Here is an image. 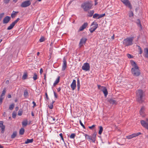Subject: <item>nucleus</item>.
<instances>
[{
	"mask_svg": "<svg viewBox=\"0 0 148 148\" xmlns=\"http://www.w3.org/2000/svg\"><path fill=\"white\" fill-rule=\"evenodd\" d=\"M6 88H4L0 96V104L2 103L3 100L4 98L6 92Z\"/></svg>",
	"mask_w": 148,
	"mask_h": 148,
	"instance_id": "39448f33",
	"label": "nucleus"
},
{
	"mask_svg": "<svg viewBox=\"0 0 148 148\" xmlns=\"http://www.w3.org/2000/svg\"><path fill=\"white\" fill-rule=\"evenodd\" d=\"M90 69V65L88 63H84L82 67V69L85 71H89Z\"/></svg>",
	"mask_w": 148,
	"mask_h": 148,
	"instance_id": "423d86ee",
	"label": "nucleus"
},
{
	"mask_svg": "<svg viewBox=\"0 0 148 148\" xmlns=\"http://www.w3.org/2000/svg\"><path fill=\"white\" fill-rule=\"evenodd\" d=\"M44 79L45 82L46 81V74H44Z\"/></svg>",
	"mask_w": 148,
	"mask_h": 148,
	"instance_id": "6e6d98bb",
	"label": "nucleus"
},
{
	"mask_svg": "<svg viewBox=\"0 0 148 148\" xmlns=\"http://www.w3.org/2000/svg\"><path fill=\"white\" fill-rule=\"evenodd\" d=\"M8 97L9 98H11V97H12L11 95L10 94L8 95Z\"/></svg>",
	"mask_w": 148,
	"mask_h": 148,
	"instance_id": "680f3d73",
	"label": "nucleus"
},
{
	"mask_svg": "<svg viewBox=\"0 0 148 148\" xmlns=\"http://www.w3.org/2000/svg\"><path fill=\"white\" fill-rule=\"evenodd\" d=\"M145 110V107L144 106H143L141 108L140 111V115L143 117L145 116V114L144 113Z\"/></svg>",
	"mask_w": 148,
	"mask_h": 148,
	"instance_id": "aec40b11",
	"label": "nucleus"
},
{
	"mask_svg": "<svg viewBox=\"0 0 148 148\" xmlns=\"http://www.w3.org/2000/svg\"><path fill=\"white\" fill-rule=\"evenodd\" d=\"M14 103L12 104L11 105H10L9 106V109L10 110H12L14 107Z\"/></svg>",
	"mask_w": 148,
	"mask_h": 148,
	"instance_id": "f704fd0d",
	"label": "nucleus"
},
{
	"mask_svg": "<svg viewBox=\"0 0 148 148\" xmlns=\"http://www.w3.org/2000/svg\"><path fill=\"white\" fill-rule=\"evenodd\" d=\"M45 95H46V98L47 99H49V98L48 97L47 94V93H46V92L45 93Z\"/></svg>",
	"mask_w": 148,
	"mask_h": 148,
	"instance_id": "bf43d9fd",
	"label": "nucleus"
},
{
	"mask_svg": "<svg viewBox=\"0 0 148 148\" xmlns=\"http://www.w3.org/2000/svg\"><path fill=\"white\" fill-rule=\"evenodd\" d=\"M88 24L87 23H85L84 24L79 28V31H83L88 26Z\"/></svg>",
	"mask_w": 148,
	"mask_h": 148,
	"instance_id": "a211bd4d",
	"label": "nucleus"
},
{
	"mask_svg": "<svg viewBox=\"0 0 148 148\" xmlns=\"http://www.w3.org/2000/svg\"><path fill=\"white\" fill-rule=\"evenodd\" d=\"M75 134L72 133L70 137L71 138H74L75 136Z\"/></svg>",
	"mask_w": 148,
	"mask_h": 148,
	"instance_id": "37998d69",
	"label": "nucleus"
},
{
	"mask_svg": "<svg viewBox=\"0 0 148 148\" xmlns=\"http://www.w3.org/2000/svg\"><path fill=\"white\" fill-rule=\"evenodd\" d=\"M87 40V39L85 38H82L80 40L79 45L80 47H82L84 44H85Z\"/></svg>",
	"mask_w": 148,
	"mask_h": 148,
	"instance_id": "f8f14e48",
	"label": "nucleus"
},
{
	"mask_svg": "<svg viewBox=\"0 0 148 148\" xmlns=\"http://www.w3.org/2000/svg\"><path fill=\"white\" fill-rule=\"evenodd\" d=\"M10 1V0H3V2L4 3L7 4L9 3Z\"/></svg>",
	"mask_w": 148,
	"mask_h": 148,
	"instance_id": "49530a36",
	"label": "nucleus"
},
{
	"mask_svg": "<svg viewBox=\"0 0 148 148\" xmlns=\"http://www.w3.org/2000/svg\"><path fill=\"white\" fill-rule=\"evenodd\" d=\"M60 77L59 76H58V78L56 79V81H55L54 83H53V85L54 86H56V85L57 84H58L60 81Z\"/></svg>",
	"mask_w": 148,
	"mask_h": 148,
	"instance_id": "5701e85b",
	"label": "nucleus"
},
{
	"mask_svg": "<svg viewBox=\"0 0 148 148\" xmlns=\"http://www.w3.org/2000/svg\"><path fill=\"white\" fill-rule=\"evenodd\" d=\"M18 13V12H15L13 11L12 13L11 14V17L12 18H14L16 16Z\"/></svg>",
	"mask_w": 148,
	"mask_h": 148,
	"instance_id": "4be33fe9",
	"label": "nucleus"
},
{
	"mask_svg": "<svg viewBox=\"0 0 148 148\" xmlns=\"http://www.w3.org/2000/svg\"><path fill=\"white\" fill-rule=\"evenodd\" d=\"M17 135V133L16 131L13 132L11 136V138L13 139Z\"/></svg>",
	"mask_w": 148,
	"mask_h": 148,
	"instance_id": "393cba45",
	"label": "nucleus"
},
{
	"mask_svg": "<svg viewBox=\"0 0 148 148\" xmlns=\"http://www.w3.org/2000/svg\"><path fill=\"white\" fill-rule=\"evenodd\" d=\"M18 1V0H13V1L15 3H16L17 1Z\"/></svg>",
	"mask_w": 148,
	"mask_h": 148,
	"instance_id": "774afa93",
	"label": "nucleus"
},
{
	"mask_svg": "<svg viewBox=\"0 0 148 148\" xmlns=\"http://www.w3.org/2000/svg\"><path fill=\"white\" fill-rule=\"evenodd\" d=\"M77 90H79L80 88V82L79 78H78L77 82Z\"/></svg>",
	"mask_w": 148,
	"mask_h": 148,
	"instance_id": "cd10ccee",
	"label": "nucleus"
},
{
	"mask_svg": "<svg viewBox=\"0 0 148 148\" xmlns=\"http://www.w3.org/2000/svg\"><path fill=\"white\" fill-rule=\"evenodd\" d=\"M136 23L138 25V26L139 27H141V25L140 23V21L139 19H138L137 20Z\"/></svg>",
	"mask_w": 148,
	"mask_h": 148,
	"instance_id": "e433bc0d",
	"label": "nucleus"
},
{
	"mask_svg": "<svg viewBox=\"0 0 148 148\" xmlns=\"http://www.w3.org/2000/svg\"><path fill=\"white\" fill-rule=\"evenodd\" d=\"M3 123L2 121H0V127L1 128V132L2 134L4 133L5 128V126L3 125Z\"/></svg>",
	"mask_w": 148,
	"mask_h": 148,
	"instance_id": "6ab92c4d",
	"label": "nucleus"
},
{
	"mask_svg": "<svg viewBox=\"0 0 148 148\" xmlns=\"http://www.w3.org/2000/svg\"><path fill=\"white\" fill-rule=\"evenodd\" d=\"M16 112H13L12 114V117L14 118H16Z\"/></svg>",
	"mask_w": 148,
	"mask_h": 148,
	"instance_id": "c03bdc74",
	"label": "nucleus"
},
{
	"mask_svg": "<svg viewBox=\"0 0 148 148\" xmlns=\"http://www.w3.org/2000/svg\"><path fill=\"white\" fill-rule=\"evenodd\" d=\"M45 40V38L43 37H41L39 40V41L40 42L44 41Z\"/></svg>",
	"mask_w": 148,
	"mask_h": 148,
	"instance_id": "a18cd8bd",
	"label": "nucleus"
},
{
	"mask_svg": "<svg viewBox=\"0 0 148 148\" xmlns=\"http://www.w3.org/2000/svg\"><path fill=\"white\" fill-rule=\"evenodd\" d=\"M128 15L130 17H133L134 16V13L132 11H130L128 13Z\"/></svg>",
	"mask_w": 148,
	"mask_h": 148,
	"instance_id": "7c9ffc66",
	"label": "nucleus"
},
{
	"mask_svg": "<svg viewBox=\"0 0 148 148\" xmlns=\"http://www.w3.org/2000/svg\"><path fill=\"white\" fill-rule=\"evenodd\" d=\"M134 39V37H127L124 39L123 41V45L125 47L132 45Z\"/></svg>",
	"mask_w": 148,
	"mask_h": 148,
	"instance_id": "20e7f679",
	"label": "nucleus"
},
{
	"mask_svg": "<svg viewBox=\"0 0 148 148\" xmlns=\"http://www.w3.org/2000/svg\"><path fill=\"white\" fill-rule=\"evenodd\" d=\"M43 72V70L42 68H41L40 70V73L41 74Z\"/></svg>",
	"mask_w": 148,
	"mask_h": 148,
	"instance_id": "4d7b16f0",
	"label": "nucleus"
},
{
	"mask_svg": "<svg viewBox=\"0 0 148 148\" xmlns=\"http://www.w3.org/2000/svg\"><path fill=\"white\" fill-rule=\"evenodd\" d=\"M27 73L26 72L24 73L23 75L22 76V79L23 80L26 79H27Z\"/></svg>",
	"mask_w": 148,
	"mask_h": 148,
	"instance_id": "bb28decb",
	"label": "nucleus"
},
{
	"mask_svg": "<svg viewBox=\"0 0 148 148\" xmlns=\"http://www.w3.org/2000/svg\"><path fill=\"white\" fill-rule=\"evenodd\" d=\"M32 103L33 104V107L34 108V107H36V103L33 101V102H32Z\"/></svg>",
	"mask_w": 148,
	"mask_h": 148,
	"instance_id": "5fc2aeb1",
	"label": "nucleus"
},
{
	"mask_svg": "<svg viewBox=\"0 0 148 148\" xmlns=\"http://www.w3.org/2000/svg\"><path fill=\"white\" fill-rule=\"evenodd\" d=\"M23 95L25 98H27L29 96V93L28 92V90L27 89L24 90Z\"/></svg>",
	"mask_w": 148,
	"mask_h": 148,
	"instance_id": "412c9836",
	"label": "nucleus"
},
{
	"mask_svg": "<svg viewBox=\"0 0 148 148\" xmlns=\"http://www.w3.org/2000/svg\"><path fill=\"white\" fill-rule=\"evenodd\" d=\"M61 90V88L60 87H59L57 89V90L58 92H59Z\"/></svg>",
	"mask_w": 148,
	"mask_h": 148,
	"instance_id": "0e129e2a",
	"label": "nucleus"
},
{
	"mask_svg": "<svg viewBox=\"0 0 148 148\" xmlns=\"http://www.w3.org/2000/svg\"><path fill=\"white\" fill-rule=\"evenodd\" d=\"M93 25L94 26L89 29L90 32L91 33L93 32L97 28L98 26V24L96 23H95L94 22L92 23L91 26H92Z\"/></svg>",
	"mask_w": 148,
	"mask_h": 148,
	"instance_id": "0eeeda50",
	"label": "nucleus"
},
{
	"mask_svg": "<svg viewBox=\"0 0 148 148\" xmlns=\"http://www.w3.org/2000/svg\"><path fill=\"white\" fill-rule=\"evenodd\" d=\"M101 90L104 93V95L106 97L108 94V92L107 89L106 87L104 86H102L101 89Z\"/></svg>",
	"mask_w": 148,
	"mask_h": 148,
	"instance_id": "dca6fc26",
	"label": "nucleus"
},
{
	"mask_svg": "<svg viewBox=\"0 0 148 148\" xmlns=\"http://www.w3.org/2000/svg\"><path fill=\"white\" fill-rule=\"evenodd\" d=\"M53 93L54 95V96L56 98H57L58 97L57 95V94L56 93V92L55 91H53Z\"/></svg>",
	"mask_w": 148,
	"mask_h": 148,
	"instance_id": "864d4df0",
	"label": "nucleus"
},
{
	"mask_svg": "<svg viewBox=\"0 0 148 148\" xmlns=\"http://www.w3.org/2000/svg\"><path fill=\"white\" fill-rule=\"evenodd\" d=\"M63 65L62 68V70L64 71L65 70V57L63 58Z\"/></svg>",
	"mask_w": 148,
	"mask_h": 148,
	"instance_id": "4c0bfd02",
	"label": "nucleus"
},
{
	"mask_svg": "<svg viewBox=\"0 0 148 148\" xmlns=\"http://www.w3.org/2000/svg\"><path fill=\"white\" fill-rule=\"evenodd\" d=\"M145 51L146 53V54L145 56L147 58H148V49L146 48L145 49Z\"/></svg>",
	"mask_w": 148,
	"mask_h": 148,
	"instance_id": "c9c22d12",
	"label": "nucleus"
},
{
	"mask_svg": "<svg viewBox=\"0 0 148 148\" xmlns=\"http://www.w3.org/2000/svg\"><path fill=\"white\" fill-rule=\"evenodd\" d=\"M31 4V3L29 1H26L23 2L21 4V6L22 8H25L29 6Z\"/></svg>",
	"mask_w": 148,
	"mask_h": 148,
	"instance_id": "6e6552de",
	"label": "nucleus"
},
{
	"mask_svg": "<svg viewBox=\"0 0 148 148\" xmlns=\"http://www.w3.org/2000/svg\"><path fill=\"white\" fill-rule=\"evenodd\" d=\"M138 49L139 51V53L140 54H141V53H142L143 52V51L142 50L141 48L139 46H138Z\"/></svg>",
	"mask_w": 148,
	"mask_h": 148,
	"instance_id": "79ce46f5",
	"label": "nucleus"
},
{
	"mask_svg": "<svg viewBox=\"0 0 148 148\" xmlns=\"http://www.w3.org/2000/svg\"><path fill=\"white\" fill-rule=\"evenodd\" d=\"M141 134V133L140 132H138L137 133H134L131 135L127 136H126V138L129 139H131L134 137L138 136Z\"/></svg>",
	"mask_w": 148,
	"mask_h": 148,
	"instance_id": "ddd939ff",
	"label": "nucleus"
},
{
	"mask_svg": "<svg viewBox=\"0 0 148 148\" xmlns=\"http://www.w3.org/2000/svg\"><path fill=\"white\" fill-rule=\"evenodd\" d=\"M34 140L33 138L29 139H27V140L25 142V143L26 144H28L30 143H32L33 142Z\"/></svg>",
	"mask_w": 148,
	"mask_h": 148,
	"instance_id": "b1692460",
	"label": "nucleus"
},
{
	"mask_svg": "<svg viewBox=\"0 0 148 148\" xmlns=\"http://www.w3.org/2000/svg\"><path fill=\"white\" fill-rule=\"evenodd\" d=\"M99 131L98 133L99 134L101 135L103 131V128L101 126H99Z\"/></svg>",
	"mask_w": 148,
	"mask_h": 148,
	"instance_id": "c756f323",
	"label": "nucleus"
},
{
	"mask_svg": "<svg viewBox=\"0 0 148 148\" xmlns=\"http://www.w3.org/2000/svg\"><path fill=\"white\" fill-rule=\"evenodd\" d=\"M79 123L84 128H85V127L84 124L82 123V121L81 120H79Z\"/></svg>",
	"mask_w": 148,
	"mask_h": 148,
	"instance_id": "09e8293b",
	"label": "nucleus"
},
{
	"mask_svg": "<svg viewBox=\"0 0 148 148\" xmlns=\"http://www.w3.org/2000/svg\"><path fill=\"white\" fill-rule=\"evenodd\" d=\"M20 20L19 18H18L17 19L12 22L11 24L8 27L7 29L8 30H10L13 28L15 25Z\"/></svg>",
	"mask_w": 148,
	"mask_h": 148,
	"instance_id": "1a4fd4ad",
	"label": "nucleus"
},
{
	"mask_svg": "<svg viewBox=\"0 0 148 148\" xmlns=\"http://www.w3.org/2000/svg\"><path fill=\"white\" fill-rule=\"evenodd\" d=\"M109 102L110 103L112 104H114L116 103V101L115 100L112 99H111L110 100Z\"/></svg>",
	"mask_w": 148,
	"mask_h": 148,
	"instance_id": "2f4dec72",
	"label": "nucleus"
},
{
	"mask_svg": "<svg viewBox=\"0 0 148 148\" xmlns=\"http://www.w3.org/2000/svg\"><path fill=\"white\" fill-rule=\"evenodd\" d=\"M86 139L89 141L92 140L93 143H95V135H93L92 137L86 134L85 136Z\"/></svg>",
	"mask_w": 148,
	"mask_h": 148,
	"instance_id": "9d476101",
	"label": "nucleus"
},
{
	"mask_svg": "<svg viewBox=\"0 0 148 148\" xmlns=\"http://www.w3.org/2000/svg\"><path fill=\"white\" fill-rule=\"evenodd\" d=\"M15 109L16 111H17L19 109V108L17 106L15 108Z\"/></svg>",
	"mask_w": 148,
	"mask_h": 148,
	"instance_id": "e2e57ef3",
	"label": "nucleus"
},
{
	"mask_svg": "<svg viewBox=\"0 0 148 148\" xmlns=\"http://www.w3.org/2000/svg\"><path fill=\"white\" fill-rule=\"evenodd\" d=\"M102 86H101L100 85H98V88L100 89L101 90V87H102Z\"/></svg>",
	"mask_w": 148,
	"mask_h": 148,
	"instance_id": "052dcab7",
	"label": "nucleus"
},
{
	"mask_svg": "<svg viewBox=\"0 0 148 148\" xmlns=\"http://www.w3.org/2000/svg\"><path fill=\"white\" fill-rule=\"evenodd\" d=\"M122 2L126 6H128L130 9L132 8V6L129 0H121Z\"/></svg>",
	"mask_w": 148,
	"mask_h": 148,
	"instance_id": "9b49d317",
	"label": "nucleus"
},
{
	"mask_svg": "<svg viewBox=\"0 0 148 148\" xmlns=\"http://www.w3.org/2000/svg\"><path fill=\"white\" fill-rule=\"evenodd\" d=\"M105 15V14H99V16H98V17H97V19H99L100 18H101L102 17H103Z\"/></svg>",
	"mask_w": 148,
	"mask_h": 148,
	"instance_id": "a19ab883",
	"label": "nucleus"
},
{
	"mask_svg": "<svg viewBox=\"0 0 148 148\" xmlns=\"http://www.w3.org/2000/svg\"><path fill=\"white\" fill-rule=\"evenodd\" d=\"M95 125H93L89 127V128L90 129H92V128L94 127H95Z\"/></svg>",
	"mask_w": 148,
	"mask_h": 148,
	"instance_id": "13d9d810",
	"label": "nucleus"
},
{
	"mask_svg": "<svg viewBox=\"0 0 148 148\" xmlns=\"http://www.w3.org/2000/svg\"><path fill=\"white\" fill-rule=\"evenodd\" d=\"M131 64L133 67L131 69L132 73L134 76H139L140 74V70H139V67L136 62L133 61H131Z\"/></svg>",
	"mask_w": 148,
	"mask_h": 148,
	"instance_id": "f257e3e1",
	"label": "nucleus"
},
{
	"mask_svg": "<svg viewBox=\"0 0 148 148\" xmlns=\"http://www.w3.org/2000/svg\"><path fill=\"white\" fill-rule=\"evenodd\" d=\"M59 135H60V137L62 138V139L63 140V142H64V139L63 137V135H62V133H61L59 134Z\"/></svg>",
	"mask_w": 148,
	"mask_h": 148,
	"instance_id": "3c124183",
	"label": "nucleus"
},
{
	"mask_svg": "<svg viewBox=\"0 0 148 148\" xmlns=\"http://www.w3.org/2000/svg\"><path fill=\"white\" fill-rule=\"evenodd\" d=\"M136 93V100L140 103L143 102L145 99V95L143 91L141 90H138Z\"/></svg>",
	"mask_w": 148,
	"mask_h": 148,
	"instance_id": "f03ea898",
	"label": "nucleus"
},
{
	"mask_svg": "<svg viewBox=\"0 0 148 148\" xmlns=\"http://www.w3.org/2000/svg\"><path fill=\"white\" fill-rule=\"evenodd\" d=\"M10 17L8 16H6L3 20V23L4 24L8 23L10 20Z\"/></svg>",
	"mask_w": 148,
	"mask_h": 148,
	"instance_id": "4468645a",
	"label": "nucleus"
},
{
	"mask_svg": "<svg viewBox=\"0 0 148 148\" xmlns=\"http://www.w3.org/2000/svg\"><path fill=\"white\" fill-rule=\"evenodd\" d=\"M99 16V14L95 13L94 14L93 16V18H97V17H98Z\"/></svg>",
	"mask_w": 148,
	"mask_h": 148,
	"instance_id": "ea45409f",
	"label": "nucleus"
},
{
	"mask_svg": "<svg viewBox=\"0 0 148 148\" xmlns=\"http://www.w3.org/2000/svg\"><path fill=\"white\" fill-rule=\"evenodd\" d=\"M22 125L23 126H26L27 125V121H24L22 122Z\"/></svg>",
	"mask_w": 148,
	"mask_h": 148,
	"instance_id": "473e14b6",
	"label": "nucleus"
},
{
	"mask_svg": "<svg viewBox=\"0 0 148 148\" xmlns=\"http://www.w3.org/2000/svg\"><path fill=\"white\" fill-rule=\"evenodd\" d=\"M140 123L142 126L148 130V123L144 120H141Z\"/></svg>",
	"mask_w": 148,
	"mask_h": 148,
	"instance_id": "2eb2a0df",
	"label": "nucleus"
},
{
	"mask_svg": "<svg viewBox=\"0 0 148 148\" xmlns=\"http://www.w3.org/2000/svg\"><path fill=\"white\" fill-rule=\"evenodd\" d=\"M33 78L34 80H36L38 79L37 75L36 73H34V75Z\"/></svg>",
	"mask_w": 148,
	"mask_h": 148,
	"instance_id": "72a5a7b5",
	"label": "nucleus"
},
{
	"mask_svg": "<svg viewBox=\"0 0 148 148\" xmlns=\"http://www.w3.org/2000/svg\"><path fill=\"white\" fill-rule=\"evenodd\" d=\"M92 5V4L91 1H88L82 3L81 6L84 11H87L91 9Z\"/></svg>",
	"mask_w": 148,
	"mask_h": 148,
	"instance_id": "7ed1b4c3",
	"label": "nucleus"
},
{
	"mask_svg": "<svg viewBox=\"0 0 148 148\" xmlns=\"http://www.w3.org/2000/svg\"><path fill=\"white\" fill-rule=\"evenodd\" d=\"M48 107L50 109H52L53 108V105L51 103L50 105H48Z\"/></svg>",
	"mask_w": 148,
	"mask_h": 148,
	"instance_id": "8fccbe9b",
	"label": "nucleus"
},
{
	"mask_svg": "<svg viewBox=\"0 0 148 148\" xmlns=\"http://www.w3.org/2000/svg\"><path fill=\"white\" fill-rule=\"evenodd\" d=\"M25 132L24 129L23 128H21L20 129L19 131V134L21 135H23Z\"/></svg>",
	"mask_w": 148,
	"mask_h": 148,
	"instance_id": "c85d7f7f",
	"label": "nucleus"
},
{
	"mask_svg": "<svg viewBox=\"0 0 148 148\" xmlns=\"http://www.w3.org/2000/svg\"><path fill=\"white\" fill-rule=\"evenodd\" d=\"M94 12V10H91L88 12V15L90 17H91Z\"/></svg>",
	"mask_w": 148,
	"mask_h": 148,
	"instance_id": "a878e982",
	"label": "nucleus"
},
{
	"mask_svg": "<svg viewBox=\"0 0 148 148\" xmlns=\"http://www.w3.org/2000/svg\"><path fill=\"white\" fill-rule=\"evenodd\" d=\"M31 115L32 116H34V114L33 112L32 111L31 112Z\"/></svg>",
	"mask_w": 148,
	"mask_h": 148,
	"instance_id": "69168bd1",
	"label": "nucleus"
},
{
	"mask_svg": "<svg viewBox=\"0 0 148 148\" xmlns=\"http://www.w3.org/2000/svg\"><path fill=\"white\" fill-rule=\"evenodd\" d=\"M51 118H52V119H53V121H55V120L56 119H55V118L54 117H51Z\"/></svg>",
	"mask_w": 148,
	"mask_h": 148,
	"instance_id": "338daca9",
	"label": "nucleus"
},
{
	"mask_svg": "<svg viewBox=\"0 0 148 148\" xmlns=\"http://www.w3.org/2000/svg\"><path fill=\"white\" fill-rule=\"evenodd\" d=\"M4 15V13H3L0 14V21Z\"/></svg>",
	"mask_w": 148,
	"mask_h": 148,
	"instance_id": "de8ad7c7",
	"label": "nucleus"
},
{
	"mask_svg": "<svg viewBox=\"0 0 148 148\" xmlns=\"http://www.w3.org/2000/svg\"><path fill=\"white\" fill-rule=\"evenodd\" d=\"M127 56L129 58H132L131 55L129 54H127Z\"/></svg>",
	"mask_w": 148,
	"mask_h": 148,
	"instance_id": "603ef678",
	"label": "nucleus"
},
{
	"mask_svg": "<svg viewBox=\"0 0 148 148\" xmlns=\"http://www.w3.org/2000/svg\"><path fill=\"white\" fill-rule=\"evenodd\" d=\"M71 87L73 90H74L76 88V81L75 80L73 79L71 84Z\"/></svg>",
	"mask_w": 148,
	"mask_h": 148,
	"instance_id": "f3484780",
	"label": "nucleus"
},
{
	"mask_svg": "<svg viewBox=\"0 0 148 148\" xmlns=\"http://www.w3.org/2000/svg\"><path fill=\"white\" fill-rule=\"evenodd\" d=\"M23 113V111L22 110H20L18 112V115L19 116H21L22 115Z\"/></svg>",
	"mask_w": 148,
	"mask_h": 148,
	"instance_id": "58836bf2",
	"label": "nucleus"
}]
</instances>
